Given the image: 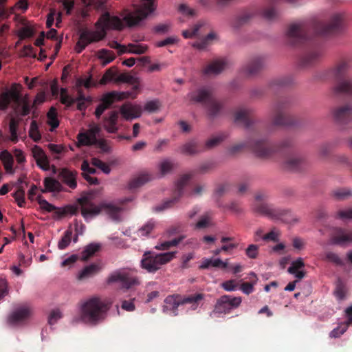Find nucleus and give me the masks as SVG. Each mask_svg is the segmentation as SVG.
<instances>
[{
	"label": "nucleus",
	"instance_id": "nucleus-1",
	"mask_svg": "<svg viewBox=\"0 0 352 352\" xmlns=\"http://www.w3.org/2000/svg\"><path fill=\"white\" fill-rule=\"evenodd\" d=\"M123 28V21L119 16L105 12L96 23V30H84L80 33L75 50L80 53L89 43L103 39L107 30H120Z\"/></svg>",
	"mask_w": 352,
	"mask_h": 352
},
{
	"label": "nucleus",
	"instance_id": "nucleus-2",
	"mask_svg": "<svg viewBox=\"0 0 352 352\" xmlns=\"http://www.w3.org/2000/svg\"><path fill=\"white\" fill-rule=\"evenodd\" d=\"M111 301L100 296H94L82 301L79 307V320L96 324L102 320L111 305Z\"/></svg>",
	"mask_w": 352,
	"mask_h": 352
},
{
	"label": "nucleus",
	"instance_id": "nucleus-3",
	"mask_svg": "<svg viewBox=\"0 0 352 352\" xmlns=\"http://www.w3.org/2000/svg\"><path fill=\"white\" fill-rule=\"evenodd\" d=\"M92 196L87 195L79 199L81 214L86 221H91L103 211L114 221H120L124 219L122 208L114 203H102L96 205L92 202Z\"/></svg>",
	"mask_w": 352,
	"mask_h": 352
},
{
	"label": "nucleus",
	"instance_id": "nucleus-4",
	"mask_svg": "<svg viewBox=\"0 0 352 352\" xmlns=\"http://www.w3.org/2000/svg\"><path fill=\"white\" fill-rule=\"evenodd\" d=\"M203 299L204 296L201 294H197L182 300H177V296H168L164 300L163 311L175 316L177 314L176 311L179 305H188L187 308L195 310L199 307Z\"/></svg>",
	"mask_w": 352,
	"mask_h": 352
},
{
	"label": "nucleus",
	"instance_id": "nucleus-5",
	"mask_svg": "<svg viewBox=\"0 0 352 352\" xmlns=\"http://www.w3.org/2000/svg\"><path fill=\"white\" fill-rule=\"evenodd\" d=\"M155 0H140V5L134 12L126 14L123 20L128 26H134L140 24L146 19L155 10Z\"/></svg>",
	"mask_w": 352,
	"mask_h": 352
},
{
	"label": "nucleus",
	"instance_id": "nucleus-6",
	"mask_svg": "<svg viewBox=\"0 0 352 352\" xmlns=\"http://www.w3.org/2000/svg\"><path fill=\"white\" fill-rule=\"evenodd\" d=\"M176 252H168L155 255H151L150 252H145L141 261L142 267L148 272H155L161 267L170 261L175 256Z\"/></svg>",
	"mask_w": 352,
	"mask_h": 352
},
{
	"label": "nucleus",
	"instance_id": "nucleus-7",
	"mask_svg": "<svg viewBox=\"0 0 352 352\" xmlns=\"http://www.w3.org/2000/svg\"><path fill=\"white\" fill-rule=\"evenodd\" d=\"M265 196L263 194H257L255 197L254 209L256 212L271 217L272 218L280 219L284 221H289L287 216L289 212L273 207L272 205L263 202Z\"/></svg>",
	"mask_w": 352,
	"mask_h": 352
},
{
	"label": "nucleus",
	"instance_id": "nucleus-8",
	"mask_svg": "<svg viewBox=\"0 0 352 352\" xmlns=\"http://www.w3.org/2000/svg\"><path fill=\"white\" fill-rule=\"evenodd\" d=\"M188 98L194 102L207 103L208 113L213 116L220 109V104L211 97L210 91L207 89H199L188 94Z\"/></svg>",
	"mask_w": 352,
	"mask_h": 352
},
{
	"label": "nucleus",
	"instance_id": "nucleus-9",
	"mask_svg": "<svg viewBox=\"0 0 352 352\" xmlns=\"http://www.w3.org/2000/svg\"><path fill=\"white\" fill-rule=\"evenodd\" d=\"M241 302L242 299L241 297L224 295L217 300L211 316H214L217 314H228L232 309L237 308Z\"/></svg>",
	"mask_w": 352,
	"mask_h": 352
},
{
	"label": "nucleus",
	"instance_id": "nucleus-10",
	"mask_svg": "<svg viewBox=\"0 0 352 352\" xmlns=\"http://www.w3.org/2000/svg\"><path fill=\"white\" fill-rule=\"evenodd\" d=\"M100 132V128L96 124H91L89 129L81 131L77 136V146H91L97 143V136Z\"/></svg>",
	"mask_w": 352,
	"mask_h": 352
},
{
	"label": "nucleus",
	"instance_id": "nucleus-11",
	"mask_svg": "<svg viewBox=\"0 0 352 352\" xmlns=\"http://www.w3.org/2000/svg\"><path fill=\"white\" fill-rule=\"evenodd\" d=\"M142 105L133 102H124L120 107L118 111L122 118L126 121H132L140 118L142 115Z\"/></svg>",
	"mask_w": 352,
	"mask_h": 352
},
{
	"label": "nucleus",
	"instance_id": "nucleus-12",
	"mask_svg": "<svg viewBox=\"0 0 352 352\" xmlns=\"http://www.w3.org/2000/svg\"><path fill=\"white\" fill-rule=\"evenodd\" d=\"M31 154L34 159L36 165L43 170L48 171L52 170L54 174L56 173L55 166H50L49 157L46 155L44 150L38 145H34L31 148Z\"/></svg>",
	"mask_w": 352,
	"mask_h": 352
},
{
	"label": "nucleus",
	"instance_id": "nucleus-13",
	"mask_svg": "<svg viewBox=\"0 0 352 352\" xmlns=\"http://www.w3.org/2000/svg\"><path fill=\"white\" fill-rule=\"evenodd\" d=\"M108 283H122L124 286L129 289L133 285H138L139 280L135 277H129V270L121 269L112 272L108 277Z\"/></svg>",
	"mask_w": 352,
	"mask_h": 352
},
{
	"label": "nucleus",
	"instance_id": "nucleus-14",
	"mask_svg": "<svg viewBox=\"0 0 352 352\" xmlns=\"http://www.w3.org/2000/svg\"><path fill=\"white\" fill-rule=\"evenodd\" d=\"M229 62L225 58H217L210 62L204 69V73L208 76H217L226 69Z\"/></svg>",
	"mask_w": 352,
	"mask_h": 352
},
{
	"label": "nucleus",
	"instance_id": "nucleus-15",
	"mask_svg": "<svg viewBox=\"0 0 352 352\" xmlns=\"http://www.w3.org/2000/svg\"><path fill=\"white\" fill-rule=\"evenodd\" d=\"M31 314V310L28 306H21L16 308L8 318V322L10 325H16L25 319Z\"/></svg>",
	"mask_w": 352,
	"mask_h": 352
},
{
	"label": "nucleus",
	"instance_id": "nucleus-16",
	"mask_svg": "<svg viewBox=\"0 0 352 352\" xmlns=\"http://www.w3.org/2000/svg\"><path fill=\"white\" fill-rule=\"evenodd\" d=\"M119 113L116 111H110L103 120V128L110 133H116L118 131V120Z\"/></svg>",
	"mask_w": 352,
	"mask_h": 352
},
{
	"label": "nucleus",
	"instance_id": "nucleus-17",
	"mask_svg": "<svg viewBox=\"0 0 352 352\" xmlns=\"http://www.w3.org/2000/svg\"><path fill=\"white\" fill-rule=\"evenodd\" d=\"M157 227V221L151 219L146 221L144 224L140 226L133 232V234L138 236V239H144L150 237L153 231Z\"/></svg>",
	"mask_w": 352,
	"mask_h": 352
},
{
	"label": "nucleus",
	"instance_id": "nucleus-18",
	"mask_svg": "<svg viewBox=\"0 0 352 352\" xmlns=\"http://www.w3.org/2000/svg\"><path fill=\"white\" fill-rule=\"evenodd\" d=\"M229 259L225 261L220 258H205L202 260L199 267L201 269H208L210 267L220 268L226 270L228 267Z\"/></svg>",
	"mask_w": 352,
	"mask_h": 352
},
{
	"label": "nucleus",
	"instance_id": "nucleus-19",
	"mask_svg": "<svg viewBox=\"0 0 352 352\" xmlns=\"http://www.w3.org/2000/svg\"><path fill=\"white\" fill-rule=\"evenodd\" d=\"M333 244L345 246L352 243V232L343 230H337L331 239Z\"/></svg>",
	"mask_w": 352,
	"mask_h": 352
},
{
	"label": "nucleus",
	"instance_id": "nucleus-20",
	"mask_svg": "<svg viewBox=\"0 0 352 352\" xmlns=\"http://www.w3.org/2000/svg\"><path fill=\"white\" fill-rule=\"evenodd\" d=\"M305 263L302 258H298L292 262L290 267L288 268V273L294 276L298 280L302 279L305 276L304 270Z\"/></svg>",
	"mask_w": 352,
	"mask_h": 352
},
{
	"label": "nucleus",
	"instance_id": "nucleus-21",
	"mask_svg": "<svg viewBox=\"0 0 352 352\" xmlns=\"http://www.w3.org/2000/svg\"><path fill=\"white\" fill-rule=\"evenodd\" d=\"M102 267L100 264L91 263L81 270L78 273L76 278L78 280H83L90 278L98 273L101 270Z\"/></svg>",
	"mask_w": 352,
	"mask_h": 352
},
{
	"label": "nucleus",
	"instance_id": "nucleus-22",
	"mask_svg": "<svg viewBox=\"0 0 352 352\" xmlns=\"http://www.w3.org/2000/svg\"><path fill=\"white\" fill-rule=\"evenodd\" d=\"M76 171L67 168L61 169L59 175L63 182L71 188L74 189L77 186Z\"/></svg>",
	"mask_w": 352,
	"mask_h": 352
},
{
	"label": "nucleus",
	"instance_id": "nucleus-23",
	"mask_svg": "<svg viewBox=\"0 0 352 352\" xmlns=\"http://www.w3.org/2000/svg\"><path fill=\"white\" fill-rule=\"evenodd\" d=\"M113 103V102L109 93L104 95L101 99L100 104L97 107L95 111V116L96 118H99L104 111L108 109Z\"/></svg>",
	"mask_w": 352,
	"mask_h": 352
},
{
	"label": "nucleus",
	"instance_id": "nucleus-24",
	"mask_svg": "<svg viewBox=\"0 0 352 352\" xmlns=\"http://www.w3.org/2000/svg\"><path fill=\"white\" fill-rule=\"evenodd\" d=\"M101 245L98 243H91L86 245L81 253V260L87 261L89 257L92 256L98 252Z\"/></svg>",
	"mask_w": 352,
	"mask_h": 352
},
{
	"label": "nucleus",
	"instance_id": "nucleus-25",
	"mask_svg": "<svg viewBox=\"0 0 352 352\" xmlns=\"http://www.w3.org/2000/svg\"><path fill=\"white\" fill-rule=\"evenodd\" d=\"M97 57L101 61L102 65H106L115 59V55L113 52L102 49L97 52Z\"/></svg>",
	"mask_w": 352,
	"mask_h": 352
},
{
	"label": "nucleus",
	"instance_id": "nucleus-26",
	"mask_svg": "<svg viewBox=\"0 0 352 352\" xmlns=\"http://www.w3.org/2000/svg\"><path fill=\"white\" fill-rule=\"evenodd\" d=\"M151 179V176L147 173L140 174L131 180L129 184V188L130 189L138 188L148 182Z\"/></svg>",
	"mask_w": 352,
	"mask_h": 352
},
{
	"label": "nucleus",
	"instance_id": "nucleus-27",
	"mask_svg": "<svg viewBox=\"0 0 352 352\" xmlns=\"http://www.w3.org/2000/svg\"><path fill=\"white\" fill-rule=\"evenodd\" d=\"M217 38L218 36L217 34L212 32L209 33L203 41L195 42L192 45L199 50H204L212 41L217 40Z\"/></svg>",
	"mask_w": 352,
	"mask_h": 352
},
{
	"label": "nucleus",
	"instance_id": "nucleus-28",
	"mask_svg": "<svg viewBox=\"0 0 352 352\" xmlns=\"http://www.w3.org/2000/svg\"><path fill=\"white\" fill-rule=\"evenodd\" d=\"M350 114H352V106L350 104H345L342 107L336 108L333 111V116L337 120H342L346 116Z\"/></svg>",
	"mask_w": 352,
	"mask_h": 352
},
{
	"label": "nucleus",
	"instance_id": "nucleus-29",
	"mask_svg": "<svg viewBox=\"0 0 352 352\" xmlns=\"http://www.w3.org/2000/svg\"><path fill=\"white\" fill-rule=\"evenodd\" d=\"M45 191L59 192L61 190L62 186L60 183L52 177H47L44 180Z\"/></svg>",
	"mask_w": 352,
	"mask_h": 352
},
{
	"label": "nucleus",
	"instance_id": "nucleus-30",
	"mask_svg": "<svg viewBox=\"0 0 352 352\" xmlns=\"http://www.w3.org/2000/svg\"><path fill=\"white\" fill-rule=\"evenodd\" d=\"M47 124L51 126L50 131L58 126L59 121L57 118L56 109L54 107H51L47 113Z\"/></svg>",
	"mask_w": 352,
	"mask_h": 352
},
{
	"label": "nucleus",
	"instance_id": "nucleus-31",
	"mask_svg": "<svg viewBox=\"0 0 352 352\" xmlns=\"http://www.w3.org/2000/svg\"><path fill=\"white\" fill-rule=\"evenodd\" d=\"M184 239V236H181L173 240L158 243L155 248L158 250H166L171 247L177 246Z\"/></svg>",
	"mask_w": 352,
	"mask_h": 352
},
{
	"label": "nucleus",
	"instance_id": "nucleus-32",
	"mask_svg": "<svg viewBox=\"0 0 352 352\" xmlns=\"http://www.w3.org/2000/svg\"><path fill=\"white\" fill-rule=\"evenodd\" d=\"M109 94L111 96V98L113 102L116 100H122L128 98L134 99L136 98V94H132L130 91H112L109 93Z\"/></svg>",
	"mask_w": 352,
	"mask_h": 352
},
{
	"label": "nucleus",
	"instance_id": "nucleus-33",
	"mask_svg": "<svg viewBox=\"0 0 352 352\" xmlns=\"http://www.w3.org/2000/svg\"><path fill=\"white\" fill-rule=\"evenodd\" d=\"M29 137L34 142H39L41 139V134L38 130V125L35 120H32L29 131H28Z\"/></svg>",
	"mask_w": 352,
	"mask_h": 352
},
{
	"label": "nucleus",
	"instance_id": "nucleus-34",
	"mask_svg": "<svg viewBox=\"0 0 352 352\" xmlns=\"http://www.w3.org/2000/svg\"><path fill=\"white\" fill-rule=\"evenodd\" d=\"M18 124V121L14 118H12L9 123V131L10 133L9 140L14 143H16L19 141V136L17 134Z\"/></svg>",
	"mask_w": 352,
	"mask_h": 352
},
{
	"label": "nucleus",
	"instance_id": "nucleus-35",
	"mask_svg": "<svg viewBox=\"0 0 352 352\" xmlns=\"http://www.w3.org/2000/svg\"><path fill=\"white\" fill-rule=\"evenodd\" d=\"M126 53L142 54L147 50V46L142 44H129L126 46Z\"/></svg>",
	"mask_w": 352,
	"mask_h": 352
},
{
	"label": "nucleus",
	"instance_id": "nucleus-36",
	"mask_svg": "<svg viewBox=\"0 0 352 352\" xmlns=\"http://www.w3.org/2000/svg\"><path fill=\"white\" fill-rule=\"evenodd\" d=\"M336 90L349 94H352V80H344L341 81L336 87Z\"/></svg>",
	"mask_w": 352,
	"mask_h": 352
},
{
	"label": "nucleus",
	"instance_id": "nucleus-37",
	"mask_svg": "<svg viewBox=\"0 0 352 352\" xmlns=\"http://www.w3.org/2000/svg\"><path fill=\"white\" fill-rule=\"evenodd\" d=\"M22 87L19 84H14L10 90L8 92L10 95V98L15 102H19L21 100V91Z\"/></svg>",
	"mask_w": 352,
	"mask_h": 352
},
{
	"label": "nucleus",
	"instance_id": "nucleus-38",
	"mask_svg": "<svg viewBox=\"0 0 352 352\" xmlns=\"http://www.w3.org/2000/svg\"><path fill=\"white\" fill-rule=\"evenodd\" d=\"M72 232L71 230H67L65 232L63 236L58 241V248L59 250H64L71 243L72 241Z\"/></svg>",
	"mask_w": 352,
	"mask_h": 352
},
{
	"label": "nucleus",
	"instance_id": "nucleus-39",
	"mask_svg": "<svg viewBox=\"0 0 352 352\" xmlns=\"http://www.w3.org/2000/svg\"><path fill=\"white\" fill-rule=\"evenodd\" d=\"M350 66L346 62H342L339 63L334 69H333V74L338 77L343 76L346 72L349 70Z\"/></svg>",
	"mask_w": 352,
	"mask_h": 352
},
{
	"label": "nucleus",
	"instance_id": "nucleus-40",
	"mask_svg": "<svg viewBox=\"0 0 352 352\" xmlns=\"http://www.w3.org/2000/svg\"><path fill=\"white\" fill-rule=\"evenodd\" d=\"M91 101L90 97H85L80 92H79V96L75 99V102H77V108L80 111H85Z\"/></svg>",
	"mask_w": 352,
	"mask_h": 352
},
{
	"label": "nucleus",
	"instance_id": "nucleus-41",
	"mask_svg": "<svg viewBox=\"0 0 352 352\" xmlns=\"http://www.w3.org/2000/svg\"><path fill=\"white\" fill-rule=\"evenodd\" d=\"M138 82V78L133 76L127 73H122L117 75L116 78V83L118 82H126L133 84Z\"/></svg>",
	"mask_w": 352,
	"mask_h": 352
},
{
	"label": "nucleus",
	"instance_id": "nucleus-42",
	"mask_svg": "<svg viewBox=\"0 0 352 352\" xmlns=\"http://www.w3.org/2000/svg\"><path fill=\"white\" fill-rule=\"evenodd\" d=\"M349 324L347 322H341L336 328H334L331 331L330 337L338 338L340 336L347 330Z\"/></svg>",
	"mask_w": 352,
	"mask_h": 352
},
{
	"label": "nucleus",
	"instance_id": "nucleus-43",
	"mask_svg": "<svg viewBox=\"0 0 352 352\" xmlns=\"http://www.w3.org/2000/svg\"><path fill=\"white\" fill-rule=\"evenodd\" d=\"M287 35L289 38L292 39L296 40L299 38L301 36V30L300 27L298 25H292L287 30Z\"/></svg>",
	"mask_w": 352,
	"mask_h": 352
},
{
	"label": "nucleus",
	"instance_id": "nucleus-44",
	"mask_svg": "<svg viewBox=\"0 0 352 352\" xmlns=\"http://www.w3.org/2000/svg\"><path fill=\"white\" fill-rule=\"evenodd\" d=\"M47 147L52 154L56 155L54 156V159L56 160L60 159L59 155L65 150V146L62 144H55L51 143L47 145Z\"/></svg>",
	"mask_w": 352,
	"mask_h": 352
},
{
	"label": "nucleus",
	"instance_id": "nucleus-45",
	"mask_svg": "<svg viewBox=\"0 0 352 352\" xmlns=\"http://www.w3.org/2000/svg\"><path fill=\"white\" fill-rule=\"evenodd\" d=\"M226 138V136L223 134L217 135L209 139L206 142V146L209 148H213L220 144Z\"/></svg>",
	"mask_w": 352,
	"mask_h": 352
},
{
	"label": "nucleus",
	"instance_id": "nucleus-46",
	"mask_svg": "<svg viewBox=\"0 0 352 352\" xmlns=\"http://www.w3.org/2000/svg\"><path fill=\"white\" fill-rule=\"evenodd\" d=\"M116 73L113 72L111 69H108L100 79V84L105 85L109 82H116Z\"/></svg>",
	"mask_w": 352,
	"mask_h": 352
},
{
	"label": "nucleus",
	"instance_id": "nucleus-47",
	"mask_svg": "<svg viewBox=\"0 0 352 352\" xmlns=\"http://www.w3.org/2000/svg\"><path fill=\"white\" fill-rule=\"evenodd\" d=\"M280 238V232L278 230L273 229L267 234L262 236V240L265 241L278 242Z\"/></svg>",
	"mask_w": 352,
	"mask_h": 352
},
{
	"label": "nucleus",
	"instance_id": "nucleus-48",
	"mask_svg": "<svg viewBox=\"0 0 352 352\" xmlns=\"http://www.w3.org/2000/svg\"><path fill=\"white\" fill-rule=\"evenodd\" d=\"M31 104L30 103H17L16 108V112L21 116H25L30 113Z\"/></svg>",
	"mask_w": 352,
	"mask_h": 352
},
{
	"label": "nucleus",
	"instance_id": "nucleus-49",
	"mask_svg": "<svg viewBox=\"0 0 352 352\" xmlns=\"http://www.w3.org/2000/svg\"><path fill=\"white\" fill-rule=\"evenodd\" d=\"M91 164L100 168L105 174H109L111 172L109 166L98 158H93Z\"/></svg>",
	"mask_w": 352,
	"mask_h": 352
},
{
	"label": "nucleus",
	"instance_id": "nucleus-50",
	"mask_svg": "<svg viewBox=\"0 0 352 352\" xmlns=\"http://www.w3.org/2000/svg\"><path fill=\"white\" fill-rule=\"evenodd\" d=\"M60 96L61 102L67 106H70L75 102V99L67 94V89L65 88L60 89Z\"/></svg>",
	"mask_w": 352,
	"mask_h": 352
},
{
	"label": "nucleus",
	"instance_id": "nucleus-51",
	"mask_svg": "<svg viewBox=\"0 0 352 352\" xmlns=\"http://www.w3.org/2000/svg\"><path fill=\"white\" fill-rule=\"evenodd\" d=\"M221 287L226 292L236 291L239 286L235 280H228L224 281L221 285Z\"/></svg>",
	"mask_w": 352,
	"mask_h": 352
},
{
	"label": "nucleus",
	"instance_id": "nucleus-52",
	"mask_svg": "<svg viewBox=\"0 0 352 352\" xmlns=\"http://www.w3.org/2000/svg\"><path fill=\"white\" fill-rule=\"evenodd\" d=\"M301 161L296 157H292L285 162V166L288 170H294L300 167Z\"/></svg>",
	"mask_w": 352,
	"mask_h": 352
},
{
	"label": "nucleus",
	"instance_id": "nucleus-53",
	"mask_svg": "<svg viewBox=\"0 0 352 352\" xmlns=\"http://www.w3.org/2000/svg\"><path fill=\"white\" fill-rule=\"evenodd\" d=\"M13 197L19 207H23L25 204V191L22 189H18L14 194Z\"/></svg>",
	"mask_w": 352,
	"mask_h": 352
},
{
	"label": "nucleus",
	"instance_id": "nucleus-54",
	"mask_svg": "<svg viewBox=\"0 0 352 352\" xmlns=\"http://www.w3.org/2000/svg\"><path fill=\"white\" fill-rule=\"evenodd\" d=\"M62 318V313L58 309L52 310L48 317V322L50 325H53Z\"/></svg>",
	"mask_w": 352,
	"mask_h": 352
},
{
	"label": "nucleus",
	"instance_id": "nucleus-55",
	"mask_svg": "<svg viewBox=\"0 0 352 352\" xmlns=\"http://www.w3.org/2000/svg\"><path fill=\"white\" fill-rule=\"evenodd\" d=\"M256 284V280H253L251 283H243L241 285L240 289L245 294H250L254 292V287Z\"/></svg>",
	"mask_w": 352,
	"mask_h": 352
},
{
	"label": "nucleus",
	"instance_id": "nucleus-56",
	"mask_svg": "<svg viewBox=\"0 0 352 352\" xmlns=\"http://www.w3.org/2000/svg\"><path fill=\"white\" fill-rule=\"evenodd\" d=\"M201 26V24H197L192 29L184 31L182 33L183 36L186 38L196 37L198 35V31Z\"/></svg>",
	"mask_w": 352,
	"mask_h": 352
},
{
	"label": "nucleus",
	"instance_id": "nucleus-57",
	"mask_svg": "<svg viewBox=\"0 0 352 352\" xmlns=\"http://www.w3.org/2000/svg\"><path fill=\"white\" fill-rule=\"evenodd\" d=\"M245 254L250 258H256L258 254V247L256 245L251 244L245 250Z\"/></svg>",
	"mask_w": 352,
	"mask_h": 352
},
{
	"label": "nucleus",
	"instance_id": "nucleus-58",
	"mask_svg": "<svg viewBox=\"0 0 352 352\" xmlns=\"http://www.w3.org/2000/svg\"><path fill=\"white\" fill-rule=\"evenodd\" d=\"M262 67V63L259 60L253 62L250 65L245 69V72L248 74H254L256 72Z\"/></svg>",
	"mask_w": 352,
	"mask_h": 352
},
{
	"label": "nucleus",
	"instance_id": "nucleus-59",
	"mask_svg": "<svg viewBox=\"0 0 352 352\" xmlns=\"http://www.w3.org/2000/svg\"><path fill=\"white\" fill-rule=\"evenodd\" d=\"M11 100L10 95L8 93H3L0 96V109H6L8 107Z\"/></svg>",
	"mask_w": 352,
	"mask_h": 352
},
{
	"label": "nucleus",
	"instance_id": "nucleus-60",
	"mask_svg": "<svg viewBox=\"0 0 352 352\" xmlns=\"http://www.w3.org/2000/svg\"><path fill=\"white\" fill-rule=\"evenodd\" d=\"M160 107V103L157 100H151L146 102L144 105V110L152 113L156 111Z\"/></svg>",
	"mask_w": 352,
	"mask_h": 352
},
{
	"label": "nucleus",
	"instance_id": "nucleus-61",
	"mask_svg": "<svg viewBox=\"0 0 352 352\" xmlns=\"http://www.w3.org/2000/svg\"><path fill=\"white\" fill-rule=\"evenodd\" d=\"M135 231V230L131 227H124L121 230L122 234L124 236L129 237L132 241H135L138 239V236L133 234V232Z\"/></svg>",
	"mask_w": 352,
	"mask_h": 352
},
{
	"label": "nucleus",
	"instance_id": "nucleus-62",
	"mask_svg": "<svg viewBox=\"0 0 352 352\" xmlns=\"http://www.w3.org/2000/svg\"><path fill=\"white\" fill-rule=\"evenodd\" d=\"M249 114L247 109H239L234 114V121L236 122H243L245 120Z\"/></svg>",
	"mask_w": 352,
	"mask_h": 352
},
{
	"label": "nucleus",
	"instance_id": "nucleus-63",
	"mask_svg": "<svg viewBox=\"0 0 352 352\" xmlns=\"http://www.w3.org/2000/svg\"><path fill=\"white\" fill-rule=\"evenodd\" d=\"M210 217L208 214L204 215L196 223L197 228L201 229L208 227L210 225Z\"/></svg>",
	"mask_w": 352,
	"mask_h": 352
},
{
	"label": "nucleus",
	"instance_id": "nucleus-64",
	"mask_svg": "<svg viewBox=\"0 0 352 352\" xmlns=\"http://www.w3.org/2000/svg\"><path fill=\"white\" fill-rule=\"evenodd\" d=\"M336 197L340 199L347 198L352 195V191L349 189H340L334 192Z\"/></svg>",
	"mask_w": 352,
	"mask_h": 352
}]
</instances>
